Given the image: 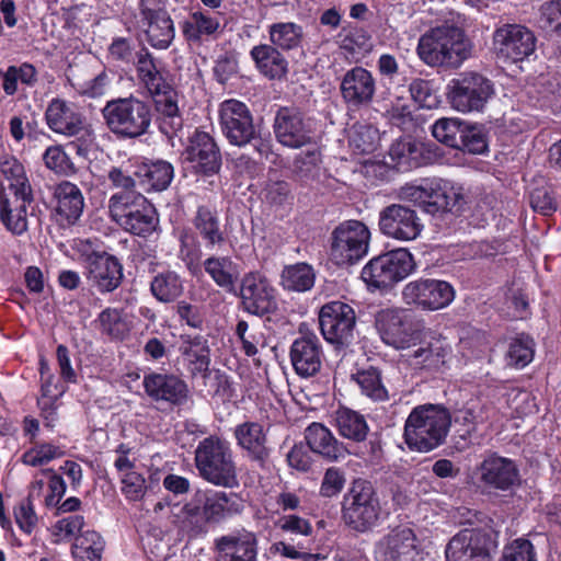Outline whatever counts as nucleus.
Returning <instances> with one entry per match:
<instances>
[{"mask_svg":"<svg viewBox=\"0 0 561 561\" xmlns=\"http://www.w3.org/2000/svg\"><path fill=\"white\" fill-rule=\"evenodd\" d=\"M473 47V43L461 28L440 25L421 35L416 54L428 67L456 69L472 56Z\"/></svg>","mask_w":561,"mask_h":561,"instance_id":"1","label":"nucleus"},{"mask_svg":"<svg viewBox=\"0 0 561 561\" xmlns=\"http://www.w3.org/2000/svg\"><path fill=\"white\" fill-rule=\"evenodd\" d=\"M243 499L234 492L196 491L182 508V527L194 534L204 530L209 523H220L241 514Z\"/></svg>","mask_w":561,"mask_h":561,"instance_id":"2","label":"nucleus"},{"mask_svg":"<svg viewBox=\"0 0 561 561\" xmlns=\"http://www.w3.org/2000/svg\"><path fill=\"white\" fill-rule=\"evenodd\" d=\"M450 426L446 409L425 404L414 408L404 424V440L410 449L427 453L442 445Z\"/></svg>","mask_w":561,"mask_h":561,"instance_id":"3","label":"nucleus"},{"mask_svg":"<svg viewBox=\"0 0 561 561\" xmlns=\"http://www.w3.org/2000/svg\"><path fill=\"white\" fill-rule=\"evenodd\" d=\"M195 465L199 476L210 484L229 489L239 484L233 451L224 438L209 436L199 442Z\"/></svg>","mask_w":561,"mask_h":561,"instance_id":"4","label":"nucleus"},{"mask_svg":"<svg viewBox=\"0 0 561 561\" xmlns=\"http://www.w3.org/2000/svg\"><path fill=\"white\" fill-rule=\"evenodd\" d=\"M137 75L150 93L157 112L161 116L160 129L170 138L174 134L175 89L157 69L151 55L141 50L137 54Z\"/></svg>","mask_w":561,"mask_h":561,"instance_id":"5","label":"nucleus"},{"mask_svg":"<svg viewBox=\"0 0 561 561\" xmlns=\"http://www.w3.org/2000/svg\"><path fill=\"white\" fill-rule=\"evenodd\" d=\"M102 115L107 128L119 138L140 137L151 124L150 107L134 96L108 101Z\"/></svg>","mask_w":561,"mask_h":561,"instance_id":"6","label":"nucleus"},{"mask_svg":"<svg viewBox=\"0 0 561 561\" xmlns=\"http://www.w3.org/2000/svg\"><path fill=\"white\" fill-rule=\"evenodd\" d=\"M107 208L111 219L135 236L151 234L159 222L154 207L142 194L110 197Z\"/></svg>","mask_w":561,"mask_h":561,"instance_id":"7","label":"nucleus"},{"mask_svg":"<svg viewBox=\"0 0 561 561\" xmlns=\"http://www.w3.org/2000/svg\"><path fill=\"white\" fill-rule=\"evenodd\" d=\"M374 325L380 340L396 350H407L422 340V329L412 313L400 307L376 311Z\"/></svg>","mask_w":561,"mask_h":561,"instance_id":"8","label":"nucleus"},{"mask_svg":"<svg viewBox=\"0 0 561 561\" xmlns=\"http://www.w3.org/2000/svg\"><path fill=\"white\" fill-rule=\"evenodd\" d=\"M415 270L413 255L398 249L371 259L362 270L360 277L370 290L389 289Z\"/></svg>","mask_w":561,"mask_h":561,"instance_id":"9","label":"nucleus"},{"mask_svg":"<svg viewBox=\"0 0 561 561\" xmlns=\"http://www.w3.org/2000/svg\"><path fill=\"white\" fill-rule=\"evenodd\" d=\"M494 93L491 80L478 72L467 71L449 81L447 95L455 111L468 114L482 112Z\"/></svg>","mask_w":561,"mask_h":561,"instance_id":"10","label":"nucleus"},{"mask_svg":"<svg viewBox=\"0 0 561 561\" xmlns=\"http://www.w3.org/2000/svg\"><path fill=\"white\" fill-rule=\"evenodd\" d=\"M454 286L444 279L419 277L408 282L401 290L404 305L422 311H438L455 300Z\"/></svg>","mask_w":561,"mask_h":561,"instance_id":"11","label":"nucleus"},{"mask_svg":"<svg viewBox=\"0 0 561 561\" xmlns=\"http://www.w3.org/2000/svg\"><path fill=\"white\" fill-rule=\"evenodd\" d=\"M497 548V533L492 528L463 529L446 548L447 561H491Z\"/></svg>","mask_w":561,"mask_h":561,"instance_id":"12","label":"nucleus"},{"mask_svg":"<svg viewBox=\"0 0 561 561\" xmlns=\"http://www.w3.org/2000/svg\"><path fill=\"white\" fill-rule=\"evenodd\" d=\"M370 231L358 220H346L331 233V257L339 265L353 264L368 252Z\"/></svg>","mask_w":561,"mask_h":561,"instance_id":"13","label":"nucleus"},{"mask_svg":"<svg viewBox=\"0 0 561 561\" xmlns=\"http://www.w3.org/2000/svg\"><path fill=\"white\" fill-rule=\"evenodd\" d=\"M380 512L373 486L364 481L353 483L344 499L343 518L354 529L365 531L374 526Z\"/></svg>","mask_w":561,"mask_h":561,"instance_id":"14","label":"nucleus"},{"mask_svg":"<svg viewBox=\"0 0 561 561\" xmlns=\"http://www.w3.org/2000/svg\"><path fill=\"white\" fill-rule=\"evenodd\" d=\"M273 127L277 141L284 147L299 149L317 145L314 122L297 110L289 107L278 110Z\"/></svg>","mask_w":561,"mask_h":561,"instance_id":"15","label":"nucleus"},{"mask_svg":"<svg viewBox=\"0 0 561 561\" xmlns=\"http://www.w3.org/2000/svg\"><path fill=\"white\" fill-rule=\"evenodd\" d=\"M184 175L187 171L196 174L213 175L221 165L220 153L209 134L195 130L188 137L182 152Z\"/></svg>","mask_w":561,"mask_h":561,"instance_id":"16","label":"nucleus"},{"mask_svg":"<svg viewBox=\"0 0 561 561\" xmlns=\"http://www.w3.org/2000/svg\"><path fill=\"white\" fill-rule=\"evenodd\" d=\"M492 46L499 58L517 62L534 54L536 37L523 25L503 24L494 30Z\"/></svg>","mask_w":561,"mask_h":561,"instance_id":"17","label":"nucleus"},{"mask_svg":"<svg viewBox=\"0 0 561 561\" xmlns=\"http://www.w3.org/2000/svg\"><path fill=\"white\" fill-rule=\"evenodd\" d=\"M356 324L354 309L335 300L323 305L319 311V325L323 337L331 344L345 345L353 339Z\"/></svg>","mask_w":561,"mask_h":561,"instance_id":"18","label":"nucleus"},{"mask_svg":"<svg viewBox=\"0 0 561 561\" xmlns=\"http://www.w3.org/2000/svg\"><path fill=\"white\" fill-rule=\"evenodd\" d=\"M376 553L382 561H422L423 549L414 530L400 525L391 528L377 543Z\"/></svg>","mask_w":561,"mask_h":561,"instance_id":"19","label":"nucleus"},{"mask_svg":"<svg viewBox=\"0 0 561 561\" xmlns=\"http://www.w3.org/2000/svg\"><path fill=\"white\" fill-rule=\"evenodd\" d=\"M378 226L382 234L398 241H412L423 231L417 213L401 204H391L379 213Z\"/></svg>","mask_w":561,"mask_h":561,"instance_id":"20","label":"nucleus"},{"mask_svg":"<svg viewBox=\"0 0 561 561\" xmlns=\"http://www.w3.org/2000/svg\"><path fill=\"white\" fill-rule=\"evenodd\" d=\"M219 119L222 133L230 144L241 147L253 139V119L244 103L234 99L224 101L219 107Z\"/></svg>","mask_w":561,"mask_h":561,"instance_id":"21","label":"nucleus"},{"mask_svg":"<svg viewBox=\"0 0 561 561\" xmlns=\"http://www.w3.org/2000/svg\"><path fill=\"white\" fill-rule=\"evenodd\" d=\"M87 279L101 294L114 291L123 280V266L107 252H92L85 256Z\"/></svg>","mask_w":561,"mask_h":561,"instance_id":"22","label":"nucleus"},{"mask_svg":"<svg viewBox=\"0 0 561 561\" xmlns=\"http://www.w3.org/2000/svg\"><path fill=\"white\" fill-rule=\"evenodd\" d=\"M33 201L31 186L15 190L1 188L0 216L5 227L15 234L27 229L26 207Z\"/></svg>","mask_w":561,"mask_h":561,"instance_id":"23","label":"nucleus"},{"mask_svg":"<svg viewBox=\"0 0 561 561\" xmlns=\"http://www.w3.org/2000/svg\"><path fill=\"white\" fill-rule=\"evenodd\" d=\"M240 291L243 308L252 314L263 316L276 307L274 288L259 273L245 275Z\"/></svg>","mask_w":561,"mask_h":561,"instance_id":"24","label":"nucleus"},{"mask_svg":"<svg viewBox=\"0 0 561 561\" xmlns=\"http://www.w3.org/2000/svg\"><path fill=\"white\" fill-rule=\"evenodd\" d=\"M477 470L480 481L489 489L507 491L519 481L515 462L496 454L488 455Z\"/></svg>","mask_w":561,"mask_h":561,"instance_id":"25","label":"nucleus"},{"mask_svg":"<svg viewBox=\"0 0 561 561\" xmlns=\"http://www.w3.org/2000/svg\"><path fill=\"white\" fill-rule=\"evenodd\" d=\"M340 92L343 101L350 106L368 105L376 93V80L369 70L355 66L342 77Z\"/></svg>","mask_w":561,"mask_h":561,"instance_id":"26","label":"nucleus"},{"mask_svg":"<svg viewBox=\"0 0 561 561\" xmlns=\"http://www.w3.org/2000/svg\"><path fill=\"white\" fill-rule=\"evenodd\" d=\"M45 118L54 133L66 137L77 136L84 129L83 115L73 103L61 99H54L49 102Z\"/></svg>","mask_w":561,"mask_h":561,"instance_id":"27","label":"nucleus"},{"mask_svg":"<svg viewBox=\"0 0 561 561\" xmlns=\"http://www.w3.org/2000/svg\"><path fill=\"white\" fill-rule=\"evenodd\" d=\"M322 348L314 333H306L296 339L290 348V360L295 371L301 377L316 375L322 365Z\"/></svg>","mask_w":561,"mask_h":561,"instance_id":"28","label":"nucleus"},{"mask_svg":"<svg viewBox=\"0 0 561 561\" xmlns=\"http://www.w3.org/2000/svg\"><path fill=\"white\" fill-rule=\"evenodd\" d=\"M216 561H256L257 559V539L253 533L222 536L216 540Z\"/></svg>","mask_w":561,"mask_h":561,"instance_id":"29","label":"nucleus"},{"mask_svg":"<svg viewBox=\"0 0 561 561\" xmlns=\"http://www.w3.org/2000/svg\"><path fill=\"white\" fill-rule=\"evenodd\" d=\"M56 214L61 221L73 225L82 215L84 197L81 190L73 183L62 181L55 186Z\"/></svg>","mask_w":561,"mask_h":561,"instance_id":"30","label":"nucleus"},{"mask_svg":"<svg viewBox=\"0 0 561 561\" xmlns=\"http://www.w3.org/2000/svg\"><path fill=\"white\" fill-rule=\"evenodd\" d=\"M309 448L322 457L336 461L347 454L344 445L340 443L331 431L320 423L310 424L305 432Z\"/></svg>","mask_w":561,"mask_h":561,"instance_id":"31","label":"nucleus"},{"mask_svg":"<svg viewBox=\"0 0 561 561\" xmlns=\"http://www.w3.org/2000/svg\"><path fill=\"white\" fill-rule=\"evenodd\" d=\"M238 446L245 450L248 457L255 461H264L268 456L266 433L256 422H244L234 428Z\"/></svg>","mask_w":561,"mask_h":561,"instance_id":"32","label":"nucleus"},{"mask_svg":"<svg viewBox=\"0 0 561 561\" xmlns=\"http://www.w3.org/2000/svg\"><path fill=\"white\" fill-rule=\"evenodd\" d=\"M142 13L148 20L146 34L150 44L156 48H167L174 37L170 14L160 7L146 8Z\"/></svg>","mask_w":561,"mask_h":561,"instance_id":"33","label":"nucleus"},{"mask_svg":"<svg viewBox=\"0 0 561 561\" xmlns=\"http://www.w3.org/2000/svg\"><path fill=\"white\" fill-rule=\"evenodd\" d=\"M389 158L401 171H409L426 162L424 144L405 137L393 142L389 149Z\"/></svg>","mask_w":561,"mask_h":561,"instance_id":"34","label":"nucleus"},{"mask_svg":"<svg viewBox=\"0 0 561 561\" xmlns=\"http://www.w3.org/2000/svg\"><path fill=\"white\" fill-rule=\"evenodd\" d=\"M250 56L259 71L268 79H282L288 71L286 58L272 45H256L251 49Z\"/></svg>","mask_w":561,"mask_h":561,"instance_id":"35","label":"nucleus"},{"mask_svg":"<svg viewBox=\"0 0 561 561\" xmlns=\"http://www.w3.org/2000/svg\"><path fill=\"white\" fill-rule=\"evenodd\" d=\"M316 280L311 265L297 263L286 266L280 275V285L288 291L305 293L310 290Z\"/></svg>","mask_w":561,"mask_h":561,"instance_id":"36","label":"nucleus"},{"mask_svg":"<svg viewBox=\"0 0 561 561\" xmlns=\"http://www.w3.org/2000/svg\"><path fill=\"white\" fill-rule=\"evenodd\" d=\"M335 424L339 433L355 442H362L368 434V425L365 417L356 411L343 408L335 412Z\"/></svg>","mask_w":561,"mask_h":561,"instance_id":"37","label":"nucleus"},{"mask_svg":"<svg viewBox=\"0 0 561 561\" xmlns=\"http://www.w3.org/2000/svg\"><path fill=\"white\" fill-rule=\"evenodd\" d=\"M451 350L449 345L443 340H434L425 347H420L413 353V360L427 369H439L449 358Z\"/></svg>","mask_w":561,"mask_h":561,"instance_id":"38","label":"nucleus"},{"mask_svg":"<svg viewBox=\"0 0 561 561\" xmlns=\"http://www.w3.org/2000/svg\"><path fill=\"white\" fill-rule=\"evenodd\" d=\"M272 46L280 49H294L300 45L302 27L294 22H278L268 26Z\"/></svg>","mask_w":561,"mask_h":561,"instance_id":"39","label":"nucleus"},{"mask_svg":"<svg viewBox=\"0 0 561 561\" xmlns=\"http://www.w3.org/2000/svg\"><path fill=\"white\" fill-rule=\"evenodd\" d=\"M144 190L162 191L169 186L173 178V167L164 161L156 162L139 173Z\"/></svg>","mask_w":561,"mask_h":561,"instance_id":"40","label":"nucleus"},{"mask_svg":"<svg viewBox=\"0 0 561 561\" xmlns=\"http://www.w3.org/2000/svg\"><path fill=\"white\" fill-rule=\"evenodd\" d=\"M350 147L356 154H367L374 152L379 145V133L370 126L364 124L354 125L350 131Z\"/></svg>","mask_w":561,"mask_h":561,"instance_id":"41","label":"nucleus"},{"mask_svg":"<svg viewBox=\"0 0 561 561\" xmlns=\"http://www.w3.org/2000/svg\"><path fill=\"white\" fill-rule=\"evenodd\" d=\"M103 549V538L96 531L88 530L76 538L72 554L75 558H87L88 561H100Z\"/></svg>","mask_w":561,"mask_h":561,"instance_id":"42","label":"nucleus"},{"mask_svg":"<svg viewBox=\"0 0 561 561\" xmlns=\"http://www.w3.org/2000/svg\"><path fill=\"white\" fill-rule=\"evenodd\" d=\"M220 26L216 16L203 12H194L183 24V34L190 41H196L202 35H211Z\"/></svg>","mask_w":561,"mask_h":561,"instance_id":"43","label":"nucleus"},{"mask_svg":"<svg viewBox=\"0 0 561 561\" xmlns=\"http://www.w3.org/2000/svg\"><path fill=\"white\" fill-rule=\"evenodd\" d=\"M184 362L192 374L205 373L209 365V350L201 336H194L188 346H183Z\"/></svg>","mask_w":561,"mask_h":561,"instance_id":"44","label":"nucleus"},{"mask_svg":"<svg viewBox=\"0 0 561 561\" xmlns=\"http://www.w3.org/2000/svg\"><path fill=\"white\" fill-rule=\"evenodd\" d=\"M205 270L218 286L227 289L233 287L237 274L230 259L209 257L205 262Z\"/></svg>","mask_w":561,"mask_h":561,"instance_id":"45","label":"nucleus"},{"mask_svg":"<svg viewBox=\"0 0 561 561\" xmlns=\"http://www.w3.org/2000/svg\"><path fill=\"white\" fill-rule=\"evenodd\" d=\"M465 123L459 118H440L432 126L433 137L442 144L451 148L459 147V138L461 136Z\"/></svg>","mask_w":561,"mask_h":561,"instance_id":"46","label":"nucleus"},{"mask_svg":"<svg viewBox=\"0 0 561 561\" xmlns=\"http://www.w3.org/2000/svg\"><path fill=\"white\" fill-rule=\"evenodd\" d=\"M352 378L366 397L378 401L387 399V390L381 382L380 374L377 369L368 368L357 371Z\"/></svg>","mask_w":561,"mask_h":561,"instance_id":"47","label":"nucleus"},{"mask_svg":"<svg viewBox=\"0 0 561 561\" xmlns=\"http://www.w3.org/2000/svg\"><path fill=\"white\" fill-rule=\"evenodd\" d=\"M144 385L147 393L156 400L173 402L175 399V378L161 374H153L145 378Z\"/></svg>","mask_w":561,"mask_h":561,"instance_id":"48","label":"nucleus"},{"mask_svg":"<svg viewBox=\"0 0 561 561\" xmlns=\"http://www.w3.org/2000/svg\"><path fill=\"white\" fill-rule=\"evenodd\" d=\"M98 320L102 332L114 339H122L128 332V324L119 309L106 308L99 314Z\"/></svg>","mask_w":561,"mask_h":561,"instance_id":"49","label":"nucleus"},{"mask_svg":"<svg viewBox=\"0 0 561 561\" xmlns=\"http://www.w3.org/2000/svg\"><path fill=\"white\" fill-rule=\"evenodd\" d=\"M62 455L64 451L58 446L42 443L26 450L22 456V461L27 466L39 467L60 458Z\"/></svg>","mask_w":561,"mask_h":561,"instance_id":"50","label":"nucleus"},{"mask_svg":"<svg viewBox=\"0 0 561 561\" xmlns=\"http://www.w3.org/2000/svg\"><path fill=\"white\" fill-rule=\"evenodd\" d=\"M533 356V341L528 336L517 337L510 343L506 356L508 365L524 367L531 362Z\"/></svg>","mask_w":561,"mask_h":561,"instance_id":"51","label":"nucleus"},{"mask_svg":"<svg viewBox=\"0 0 561 561\" xmlns=\"http://www.w3.org/2000/svg\"><path fill=\"white\" fill-rule=\"evenodd\" d=\"M1 172L4 180L1 183L3 190H15L31 186L24 172L23 165L16 159H8L1 164Z\"/></svg>","mask_w":561,"mask_h":561,"instance_id":"52","label":"nucleus"},{"mask_svg":"<svg viewBox=\"0 0 561 561\" xmlns=\"http://www.w3.org/2000/svg\"><path fill=\"white\" fill-rule=\"evenodd\" d=\"M500 561H537L534 545L524 538H517L503 548Z\"/></svg>","mask_w":561,"mask_h":561,"instance_id":"53","label":"nucleus"},{"mask_svg":"<svg viewBox=\"0 0 561 561\" xmlns=\"http://www.w3.org/2000/svg\"><path fill=\"white\" fill-rule=\"evenodd\" d=\"M110 187L117 190L111 197L125 196L127 194H140L136 191V182L127 170L121 167H112L107 171Z\"/></svg>","mask_w":561,"mask_h":561,"instance_id":"54","label":"nucleus"},{"mask_svg":"<svg viewBox=\"0 0 561 561\" xmlns=\"http://www.w3.org/2000/svg\"><path fill=\"white\" fill-rule=\"evenodd\" d=\"M236 334L242 344V350L248 356L257 353L259 347L264 346L263 334L255 327H250L245 321H239Z\"/></svg>","mask_w":561,"mask_h":561,"instance_id":"55","label":"nucleus"},{"mask_svg":"<svg viewBox=\"0 0 561 561\" xmlns=\"http://www.w3.org/2000/svg\"><path fill=\"white\" fill-rule=\"evenodd\" d=\"M321 163V152L317 145H311L295 158V171L302 178L313 176Z\"/></svg>","mask_w":561,"mask_h":561,"instance_id":"56","label":"nucleus"},{"mask_svg":"<svg viewBox=\"0 0 561 561\" xmlns=\"http://www.w3.org/2000/svg\"><path fill=\"white\" fill-rule=\"evenodd\" d=\"M196 228L201 230L204 237L213 244L222 240L221 233L218 228V220L210 209L207 207H198L195 218Z\"/></svg>","mask_w":561,"mask_h":561,"instance_id":"57","label":"nucleus"},{"mask_svg":"<svg viewBox=\"0 0 561 561\" xmlns=\"http://www.w3.org/2000/svg\"><path fill=\"white\" fill-rule=\"evenodd\" d=\"M459 142L460 145L457 147L458 149H462L473 154L483 153L488 148V144L482 131L474 126H468L466 124L459 138Z\"/></svg>","mask_w":561,"mask_h":561,"instance_id":"58","label":"nucleus"},{"mask_svg":"<svg viewBox=\"0 0 561 561\" xmlns=\"http://www.w3.org/2000/svg\"><path fill=\"white\" fill-rule=\"evenodd\" d=\"M275 526L287 534L296 535V536H311L313 533V528L311 523L295 514L280 516Z\"/></svg>","mask_w":561,"mask_h":561,"instance_id":"59","label":"nucleus"},{"mask_svg":"<svg viewBox=\"0 0 561 561\" xmlns=\"http://www.w3.org/2000/svg\"><path fill=\"white\" fill-rule=\"evenodd\" d=\"M122 493L129 501H139L144 497L147 486L145 478L136 472L129 471L122 476Z\"/></svg>","mask_w":561,"mask_h":561,"instance_id":"60","label":"nucleus"},{"mask_svg":"<svg viewBox=\"0 0 561 561\" xmlns=\"http://www.w3.org/2000/svg\"><path fill=\"white\" fill-rule=\"evenodd\" d=\"M540 22L543 28L561 33V0L549 1L540 7Z\"/></svg>","mask_w":561,"mask_h":561,"instance_id":"61","label":"nucleus"},{"mask_svg":"<svg viewBox=\"0 0 561 561\" xmlns=\"http://www.w3.org/2000/svg\"><path fill=\"white\" fill-rule=\"evenodd\" d=\"M412 99L422 107L431 108L436 103V95L432 91L431 82L415 79L410 84Z\"/></svg>","mask_w":561,"mask_h":561,"instance_id":"62","label":"nucleus"},{"mask_svg":"<svg viewBox=\"0 0 561 561\" xmlns=\"http://www.w3.org/2000/svg\"><path fill=\"white\" fill-rule=\"evenodd\" d=\"M151 291L160 301H173L175 297V276L172 274L156 276L151 283Z\"/></svg>","mask_w":561,"mask_h":561,"instance_id":"63","label":"nucleus"},{"mask_svg":"<svg viewBox=\"0 0 561 561\" xmlns=\"http://www.w3.org/2000/svg\"><path fill=\"white\" fill-rule=\"evenodd\" d=\"M344 483L343 472L337 468H329L324 473L320 493L325 497H332L342 491Z\"/></svg>","mask_w":561,"mask_h":561,"instance_id":"64","label":"nucleus"}]
</instances>
